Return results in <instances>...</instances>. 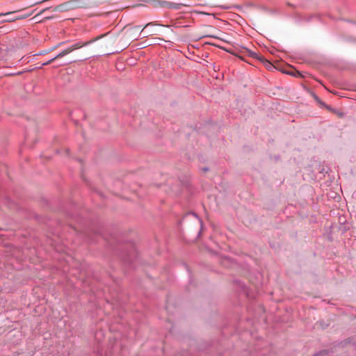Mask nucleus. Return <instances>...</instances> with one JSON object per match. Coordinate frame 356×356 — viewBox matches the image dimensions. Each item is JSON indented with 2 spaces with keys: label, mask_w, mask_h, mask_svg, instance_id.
Listing matches in <instances>:
<instances>
[{
  "label": "nucleus",
  "mask_w": 356,
  "mask_h": 356,
  "mask_svg": "<svg viewBox=\"0 0 356 356\" xmlns=\"http://www.w3.org/2000/svg\"><path fill=\"white\" fill-rule=\"evenodd\" d=\"M106 35H101L92 40H90L89 41H87L86 42H76L73 44H72L70 47L66 48L65 49L63 50L60 53H59L58 55H56L55 57H54L53 58H54V60L58 58H61L67 54H68L69 53L72 52V51L75 50V49H79L82 47H84V46H88L90 44H92V42H95L96 40L103 38L104 36H105Z\"/></svg>",
  "instance_id": "1"
},
{
  "label": "nucleus",
  "mask_w": 356,
  "mask_h": 356,
  "mask_svg": "<svg viewBox=\"0 0 356 356\" xmlns=\"http://www.w3.org/2000/svg\"><path fill=\"white\" fill-rule=\"evenodd\" d=\"M76 0H70L56 6L53 8V11L64 13L76 9Z\"/></svg>",
  "instance_id": "2"
},
{
  "label": "nucleus",
  "mask_w": 356,
  "mask_h": 356,
  "mask_svg": "<svg viewBox=\"0 0 356 356\" xmlns=\"http://www.w3.org/2000/svg\"><path fill=\"white\" fill-rule=\"evenodd\" d=\"M76 9H89L99 6L102 3L99 0H76Z\"/></svg>",
  "instance_id": "3"
},
{
  "label": "nucleus",
  "mask_w": 356,
  "mask_h": 356,
  "mask_svg": "<svg viewBox=\"0 0 356 356\" xmlns=\"http://www.w3.org/2000/svg\"><path fill=\"white\" fill-rule=\"evenodd\" d=\"M15 22V14L13 11L1 12V24L6 23H13Z\"/></svg>",
  "instance_id": "4"
},
{
  "label": "nucleus",
  "mask_w": 356,
  "mask_h": 356,
  "mask_svg": "<svg viewBox=\"0 0 356 356\" xmlns=\"http://www.w3.org/2000/svg\"><path fill=\"white\" fill-rule=\"evenodd\" d=\"M17 28V25L15 24H12L10 26H8L6 24H1V34H6L11 31L12 30H14Z\"/></svg>",
  "instance_id": "5"
},
{
  "label": "nucleus",
  "mask_w": 356,
  "mask_h": 356,
  "mask_svg": "<svg viewBox=\"0 0 356 356\" xmlns=\"http://www.w3.org/2000/svg\"><path fill=\"white\" fill-rule=\"evenodd\" d=\"M14 14H15V21L17 20H19V19H26L29 17H30L31 15V13H29V14H24V15H21L19 13V10H14Z\"/></svg>",
  "instance_id": "6"
},
{
  "label": "nucleus",
  "mask_w": 356,
  "mask_h": 356,
  "mask_svg": "<svg viewBox=\"0 0 356 356\" xmlns=\"http://www.w3.org/2000/svg\"><path fill=\"white\" fill-rule=\"evenodd\" d=\"M168 2L167 1H154V6L162 8H168Z\"/></svg>",
  "instance_id": "7"
},
{
  "label": "nucleus",
  "mask_w": 356,
  "mask_h": 356,
  "mask_svg": "<svg viewBox=\"0 0 356 356\" xmlns=\"http://www.w3.org/2000/svg\"><path fill=\"white\" fill-rule=\"evenodd\" d=\"M184 5L183 3H175L172 2H168V8L172 9H179L181 8V6Z\"/></svg>",
  "instance_id": "8"
},
{
  "label": "nucleus",
  "mask_w": 356,
  "mask_h": 356,
  "mask_svg": "<svg viewBox=\"0 0 356 356\" xmlns=\"http://www.w3.org/2000/svg\"><path fill=\"white\" fill-rule=\"evenodd\" d=\"M154 24L152 23H147L145 27L140 31V35H143V37H146L147 35H145V29H147L148 26H153Z\"/></svg>",
  "instance_id": "9"
},
{
  "label": "nucleus",
  "mask_w": 356,
  "mask_h": 356,
  "mask_svg": "<svg viewBox=\"0 0 356 356\" xmlns=\"http://www.w3.org/2000/svg\"><path fill=\"white\" fill-rule=\"evenodd\" d=\"M54 60V58H52L50 60H47V62L42 63L40 66L38 67V68L41 69L42 67L49 65Z\"/></svg>",
  "instance_id": "10"
},
{
  "label": "nucleus",
  "mask_w": 356,
  "mask_h": 356,
  "mask_svg": "<svg viewBox=\"0 0 356 356\" xmlns=\"http://www.w3.org/2000/svg\"><path fill=\"white\" fill-rule=\"evenodd\" d=\"M245 49L248 51V55H249L250 56H251L252 58H256L260 59V58L257 56V54L255 52L252 51H250V50H249V49Z\"/></svg>",
  "instance_id": "11"
},
{
  "label": "nucleus",
  "mask_w": 356,
  "mask_h": 356,
  "mask_svg": "<svg viewBox=\"0 0 356 356\" xmlns=\"http://www.w3.org/2000/svg\"><path fill=\"white\" fill-rule=\"evenodd\" d=\"M21 73L22 72L15 73V72H8V71H6V72H2L1 71V75H3V76H10V75H14V74H19Z\"/></svg>",
  "instance_id": "12"
},
{
  "label": "nucleus",
  "mask_w": 356,
  "mask_h": 356,
  "mask_svg": "<svg viewBox=\"0 0 356 356\" xmlns=\"http://www.w3.org/2000/svg\"><path fill=\"white\" fill-rule=\"evenodd\" d=\"M21 73L22 72L15 73V72H8V71H6V72H2L1 71V75H3V76H10V75H14V74H19Z\"/></svg>",
  "instance_id": "13"
},
{
  "label": "nucleus",
  "mask_w": 356,
  "mask_h": 356,
  "mask_svg": "<svg viewBox=\"0 0 356 356\" xmlns=\"http://www.w3.org/2000/svg\"><path fill=\"white\" fill-rule=\"evenodd\" d=\"M50 8H44V9L40 11V13H39L38 15H36L33 17V19H35V18H36V17H38L40 14H42V13H44L45 11H47V10H49V9H50Z\"/></svg>",
  "instance_id": "14"
},
{
  "label": "nucleus",
  "mask_w": 356,
  "mask_h": 356,
  "mask_svg": "<svg viewBox=\"0 0 356 356\" xmlns=\"http://www.w3.org/2000/svg\"><path fill=\"white\" fill-rule=\"evenodd\" d=\"M140 27H141L140 26H135L134 27H132L130 29H129L127 31H134L135 29H136L138 31V30L140 29Z\"/></svg>",
  "instance_id": "15"
},
{
  "label": "nucleus",
  "mask_w": 356,
  "mask_h": 356,
  "mask_svg": "<svg viewBox=\"0 0 356 356\" xmlns=\"http://www.w3.org/2000/svg\"><path fill=\"white\" fill-rule=\"evenodd\" d=\"M53 17H54L53 16L48 15L47 17H44V19H52Z\"/></svg>",
  "instance_id": "16"
},
{
  "label": "nucleus",
  "mask_w": 356,
  "mask_h": 356,
  "mask_svg": "<svg viewBox=\"0 0 356 356\" xmlns=\"http://www.w3.org/2000/svg\"><path fill=\"white\" fill-rule=\"evenodd\" d=\"M202 171H204V172H206L209 171V168H207V167H204V168H203L202 169Z\"/></svg>",
  "instance_id": "17"
},
{
  "label": "nucleus",
  "mask_w": 356,
  "mask_h": 356,
  "mask_svg": "<svg viewBox=\"0 0 356 356\" xmlns=\"http://www.w3.org/2000/svg\"><path fill=\"white\" fill-rule=\"evenodd\" d=\"M320 355H322V352L321 351L318 353H316V354H315V355H314V356H319Z\"/></svg>",
  "instance_id": "18"
},
{
  "label": "nucleus",
  "mask_w": 356,
  "mask_h": 356,
  "mask_svg": "<svg viewBox=\"0 0 356 356\" xmlns=\"http://www.w3.org/2000/svg\"><path fill=\"white\" fill-rule=\"evenodd\" d=\"M191 214L195 216V218H198L197 215L195 213H191Z\"/></svg>",
  "instance_id": "19"
},
{
  "label": "nucleus",
  "mask_w": 356,
  "mask_h": 356,
  "mask_svg": "<svg viewBox=\"0 0 356 356\" xmlns=\"http://www.w3.org/2000/svg\"><path fill=\"white\" fill-rule=\"evenodd\" d=\"M42 54H43V52L38 54V55H42Z\"/></svg>",
  "instance_id": "20"
}]
</instances>
